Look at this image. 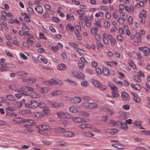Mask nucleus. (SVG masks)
Wrapping results in <instances>:
<instances>
[{
	"mask_svg": "<svg viewBox=\"0 0 150 150\" xmlns=\"http://www.w3.org/2000/svg\"><path fill=\"white\" fill-rule=\"evenodd\" d=\"M78 65L79 68L82 69H84L85 65L79 62Z\"/></svg>",
	"mask_w": 150,
	"mask_h": 150,
	"instance_id": "55",
	"label": "nucleus"
},
{
	"mask_svg": "<svg viewBox=\"0 0 150 150\" xmlns=\"http://www.w3.org/2000/svg\"><path fill=\"white\" fill-rule=\"evenodd\" d=\"M82 135L84 137H92L94 136V134L90 132H83L82 133Z\"/></svg>",
	"mask_w": 150,
	"mask_h": 150,
	"instance_id": "24",
	"label": "nucleus"
},
{
	"mask_svg": "<svg viewBox=\"0 0 150 150\" xmlns=\"http://www.w3.org/2000/svg\"><path fill=\"white\" fill-rule=\"evenodd\" d=\"M107 37L108 39L110 40L112 43V42H115V39L110 35H108L107 36Z\"/></svg>",
	"mask_w": 150,
	"mask_h": 150,
	"instance_id": "38",
	"label": "nucleus"
},
{
	"mask_svg": "<svg viewBox=\"0 0 150 150\" xmlns=\"http://www.w3.org/2000/svg\"><path fill=\"white\" fill-rule=\"evenodd\" d=\"M81 84L83 87H86L88 85V83L86 81H83L81 82Z\"/></svg>",
	"mask_w": 150,
	"mask_h": 150,
	"instance_id": "49",
	"label": "nucleus"
},
{
	"mask_svg": "<svg viewBox=\"0 0 150 150\" xmlns=\"http://www.w3.org/2000/svg\"><path fill=\"white\" fill-rule=\"evenodd\" d=\"M42 128L45 131H49L52 130L50 127L49 126L45 125H40Z\"/></svg>",
	"mask_w": 150,
	"mask_h": 150,
	"instance_id": "16",
	"label": "nucleus"
},
{
	"mask_svg": "<svg viewBox=\"0 0 150 150\" xmlns=\"http://www.w3.org/2000/svg\"><path fill=\"white\" fill-rule=\"evenodd\" d=\"M50 110L48 107H46L44 109V113L46 114H48L50 112Z\"/></svg>",
	"mask_w": 150,
	"mask_h": 150,
	"instance_id": "45",
	"label": "nucleus"
},
{
	"mask_svg": "<svg viewBox=\"0 0 150 150\" xmlns=\"http://www.w3.org/2000/svg\"><path fill=\"white\" fill-rule=\"evenodd\" d=\"M105 132L106 133H108V132H109L111 134H114L117 132H118V130L115 129H112L110 130L109 129H108L107 131L106 130H105Z\"/></svg>",
	"mask_w": 150,
	"mask_h": 150,
	"instance_id": "18",
	"label": "nucleus"
},
{
	"mask_svg": "<svg viewBox=\"0 0 150 150\" xmlns=\"http://www.w3.org/2000/svg\"><path fill=\"white\" fill-rule=\"evenodd\" d=\"M72 120L75 122L77 123H81V118L79 117H75L72 118Z\"/></svg>",
	"mask_w": 150,
	"mask_h": 150,
	"instance_id": "28",
	"label": "nucleus"
},
{
	"mask_svg": "<svg viewBox=\"0 0 150 150\" xmlns=\"http://www.w3.org/2000/svg\"><path fill=\"white\" fill-rule=\"evenodd\" d=\"M120 124L121 125V127L124 130H127L128 129V127L124 123L120 122Z\"/></svg>",
	"mask_w": 150,
	"mask_h": 150,
	"instance_id": "31",
	"label": "nucleus"
},
{
	"mask_svg": "<svg viewBox=\"0 0 150 150\" xmlns=\"http://www.w3.org/2000/svg\"><path fill=\"white\" fill-rule=\"evenodd\" d=\"M77 76L76 77L80 79H83L85 78L84 75L80 71H78Z\"/></svg>",
	"mask_w": 150,
	"mask_h": 150,
	"instance_id": "23",
	"label": "nucleus"
},
{
	"mask_svg": "<svg viewBox=\"0 0 150 150\" xmlns=\"http://www.w3.org/2000/svg\"><path fill=\"white\" fill-rule=\"evenodd\" d=\"M49 91V88L47 87H43L41 88L40 92L41 93H47Z\"/></svg>",
	"mask_w": 150,
	"mask_h": 150,
	"instance_id": "27",
	"label": "nucleus"
},
{
	"mask_svg": "<svg viewBox=\"0 0 150 150\" xmlns=\"http://www.w3.org/2000/svg\"><path fill=\"white\" fill-rule=\"evenodd\" d=\"M24 14L25 15V16L24 17V19L25 21L26 22L30 23L31 21V20L30 19V17L28 16L25 13H24Z\"/></svg>",
	"mask_w": 150,
	"mask_h": 150,
	"instance_id": "37",
	"label": "nucleus"
},
{
	"mask_svg": "<svg viewBox=\"0 0 150 150\" xmlns=\"http://www.w3.org/2000/svg\"><path fill=\"white\" fill-rule=\"evenodd\" d=\"M121 97L122 99L125 101H127L129 100V96L125 92H123L122 93Z\"/></svg>",
	"mask_w": 150,
	"mask_h": 150,
	"instance_id": "7",
	"label": "nucleus"
},
{
	"mask_svg": "<svg viewBox=\"0 0 150 150\" xmlns=\"http://www.w3.org/2000/svg\"><path fill=\"white\" fill-rule=\"evenodd\" d=\"M112 94L114 97L117 98L119 96V95L116 93L115 91L112 93Z\"/></svg>",
	"mask_w": 150,
	"mask_h": 150,
	"instance_id": "61",
	"label": "nucleus"
},
{
	"mask_svg": "<svg viewBox=\"0 0 150 150\" xmlns=\"http://www.w3.org/2000/svg\"><path fill=\"white\" fill-rule=\"evenodd\" d=\"M81 115L84 116H86L87 117H88L90 115V114L86 112L80 111V112Z\"/></svg>",
	"mask_w": 150,
	"mask_h": 150,
	"instance_id": "53",
	"label": "nucleus"
},
{
	"mask_svg": "<svg viewBox=\"0 0 150 150\" xmlns=\"http://www.w3.org/2000/svg\"><path fill=\"white\" fill-rule=\"evenodd\" d=\"M37 59L41 62H43L45 64H46L47 63V59L44 58L43 57H37Z\"/></svg>",
	"mask_w": 150,
	"mask_h": 150,
	"instance_id": "21",
	"label": "nucleus"
},
{
	"mask_svg": "<svg viewBox=\"0 0 150 150\" xmlns=\"http://www.w3.org/2000/svg\"><path fill=\"white\" fill-rule=\"evenodd\" d=\"M124 19L121 17H120L118 19L117 21L120 23H123L124 22Z\"/></svg>",
	"mask_w": 150,
	"mask_h": 150,
	"instance_id": "56",
	"label": "nucleus"
},
{
	"mask_svg": "<svg viewBox=\"0 0 150 150\" xmlns=\"http://www.w3.org/2000/svg\"><path fill=\"white\" fill-rule=\"evenodd\" d=\"M6 115L11 116H13L15 117L17 115V114L15 113L13 111H10L9 110H6Z\"/></svg>",
	"mask_w": 150,
	"mask_h": 150,
	"instance_id": "22",
	"label": "nucleus"
},
{
	"mask_svg": "<svg viewBox=\"0 0 150 150\" xmlns=\"http://www.w3.org/2000/svg\"><path fill=\"white\" fill-rule=\"evenodd\" d=\"M128 63L129 65L131 67H133L134 69H136L137 67L136 65L134 63H133L131 61H129L128 62Z\"/></svg>",
	"mask_w": 150,
	"mask_h": 150,
	"instance_id": "40",
	"label": "nucleus"
},
{
	"mask_svg": "<svg viewBox=\"0 0 150 150\" xmlns=\"http://www.w3.org/2000/svg\"><path fill=\"white\" fill-rule=\"evenodd\" d=\"M22 82H30L32 84L35 83L37 81V80L34 78H30L28 79L26 78H22Z\"/></svg>",
	"mask_w": 150,
	"mask_h": 150,
	"instance_id": "5",
	"label": "nucleus"
},
{
	"mask_svg": "<svg viewBox=\"0 0 150 150\" xmlns=\"http://www.w3.org/2000/svg\"><path fill=\"white\" fill-rule=\"evenodd\" d=\"M57 68L60 71H64L67 69V67L65 64L62 63L58 64L57 66Z\"/></svg>",
	"mask_w": 150,
	"mask_h": 150,
	"instance_id": "8",
	"label": "nucleus"
},
{
	"mask_svg": "<svg viewBox=\"0 0 150 150\" xmlns=\"http://www.w3.org/2000/svg\"><path fill=\"white\" fill-rule=\"evenodd\" d=\"M81 106L86 109H90V103H83L81 105Z\"/></svg>",
	"mask_w": 150,
	"mask_h": 150,
	"instance_id": "20",
	"label": "nucleus"
},
{
	"mask_svg": "<svg viewBox=\"0 0 150 150\" xmlns=\"http://www.w3.org/2000/svg\"><path fill=\"white\" fill-rule=\"evenodd\" d=\"M38 132L40 134H42L45 135H47V133L45 132V131L43 129L41 128L39 129L38 130Z\"/></svg>",
	"mask_w": 150,
	"mask_h": 150,
	"instance_id": "41",
	"label": "nucleus"
},
{
	"mask_svg": "<svg viewBox=\"0 0 150 150\" xmlns=\"http://www.w3.org/2000/svg\"><path fill=\"white\" fill-rule=\"evenodd\" d=\"M28 120L23 118H19V123H24L27 122Z\"/></svg>",
	"mask_w": 150,
	"mask_h": 150,
	"instance_id": "48",
	"label": "nucleus"
},
{
	"mask_svg": "<svg viewBox=\"0 0 150 150\" xmlns=\"http://www.w3.org/2000/svg\"><path fill=\"white\" fill-rule=\"evenodd\" d=\"M93 83L95 86L96 87H98L100 83L99 81L96 80H95L93 81Z\"/></svg>",
	"mask_w": 150,
	"mask_h": 150,
	"instance_id": "50",
	"label": "nucleus"
},
{
	"mask_svg": "<svg viewBox=\"0 0 150 150\" xmlns=\"http://www.w3.org/2000/svg\"><path fill=\"white\" fill-rule=\"evenodd\" d=\"M35 8L37 12L40 13H42L43 9L42 7L40 5H36Z\"/></svg>",
	"mask_w": 150,
	"mask_h": 150,
	"instance_id": "11",
	"label": "nucleus"
},
{
	"mask_svg": "<svg viewBox=\"0 0 150 150\" xmlns=\"http://www.w3.org/2000/svg\"><path fill=\"white\" fill-rule=\"evenodd\" d=\"M43 142L44 144L45 145H48L51 144L50 142H47L46 140H43Z\"/></svg>",
	"mask_w": 150,
	"mask_h": 150,
	"instance_id": "63",
	"label": "nucleus"
},
{
	"mask_svg": "<svg viewBox=\"0 0 150 150\" xmlns=\"http://www.w3.org/2000/svg\"><path fill=\"white\" fill-rule=\"evenodd\" d=\"M41 113L40 112H35L33 113V116L36 118L41 117Z\"/></svg>",
	"mask_w": 150,
	"mask_h": 150,
	"instance_id": "47",
	"label": "nucleus"
},
{
	"mask_svg": "<svg viewBox=\"0 0 150 150\" xmlns=\"http://www.w3.org/2000/svg\"><path fill=\"white\" fill-rule=\"evenodd\" d=\"M75 28L77 30V32H79L81 31V28L80 26L78 25H76L75 26Z\"/></svg>",
	"mask_w": 150,
	"mask_h": 150,
	"instance_id": "60",
	"label": "nucleus"
},
{
	"mask_svg": "<svg viewBox=\"0 0 150 150\" xmlns=\"http://www.w3.org/2000/svg\"><path fill=\"white\" fill-rule=\"evenodd\" d=\"M28 75L27 73L23 71H19V78L22 81V78H26V76Z\"/></svg>",
	"mask_w": 150,
	"mask_h": 150,
	"instance_id": "10",
	"label": "nucleus"
},
{
	"mask_svg": "<svg viewBox=\"0 0 150 150\" xmlns=\"http://www.w3.org/2000/svg\"><path fill=\"white\" fill-rule=\"evenodd\" d=\"M98 88L102 90H105L106 89V87L104 86L101 85L100 83L98 86Z\"/></svg>",
	"mask_w": 150,
	"mask_h": 150,
	"instance_id": "57",
	"label": "nucleus"
},
{
	"mask_svg": "<svg viewBox=\"0 0 150 150\" xmlns=\"http://www.w3.org/2000/svg\"><path fill=\"white\" fill-rule=\"evenodd\" d=\"M20 92L25 96H27L26 93L27 92L29 91H33V89L31 87L29 86H23L21 88Z\"/></svg>",
	"mask_w": 150,
	"mask_h": 150,
	"instance_id": "3",
	"label": "nucleus"
},
{
	"mask_svg": "<svg viewBox=\"0 0 150 150\" xmlns=\"http://www.w3.org/2000/svg\"><path fill=\"white\" fill-rule=\"evenodd\" d=\"M73 102L75 103H79L81 100V98L80 97H75L73 98Z\"/></svg>",
	"mask_w": 150,
	"mask_h": 150,
	"instance_id": "33",
	"label": "nucleus"
},
{
	"mask_svg": "<svg viewBox=\"0 0 150 150\" xmlns=\"http://www.w3.org/2000/svg\"><path fill=\"white\" fill-rule=\"evenodd\" d=\"M6 98L9 100L13 101L15 100L14 99V96L11 95H7L6 96Z\"/></svg>",
	"mask_w": 150,
	"mask_h": 150,
	"instance_id": "34",
	"label": "nucleus"
},
{
	"mask_svg": "<svg viewBox=\"0 0 150 150\" xmlns=\"http://www.w3.org/2000/svg\"><path fill=\"white\" fill-rule=\"evenodd\" d=\"M95 25L98 26L100 28H101V22L100 19H98L96 21V23H95Z\"/></svg>",
	"mask_w": 150,
	"mask_h": 150,
	"instance_id": "35",
	"label": "nucleus"
},
{
	"mask_svg": "<svg viewBox=\"0 0 150 150\" xmlns=\"http://www.w3.org/2000/svg\"><path fill=\"white\" fill-rule=\"evenodd\" d=\"M9 88L12 90H15L17 91V92H18V89H16V86L14 84H11L9 86Z\"/></svg>",
	"mask_w": 150,
	"mask_h": 150,
	"instance_id": "39",
	"label": "nucleus"
},
{
	"mask_svg": "<svg viewBox=\"0 0 150 150\" xmlns=\"http://www.w3.org/2000/svg\"><path fill=\"white\" fill-rule=\"evenodd\" d=\"M134 100L136 102L138 103H140L141 102V99L138 97L137 96H134Z\"/></svg>",
	"mask_w": 150,
	"mask_h": 150,
	"instance_id": "43",
	"label": "nucleus"
},
{
	"mask_svg": "<svg viewBox=\"0 0 150 150\" xmlns=\"http://www.w3.org/2000/svg\"><path fill=\"white\" fill-rule=\"evenodd\" d=\"M64 135L67 137H71L74 136V134L72 132H66L64 133Z\"/></svg>",
	"mask_w": 150,
	"mask_h": 150,
	"instance_id": "17",
	"label": "nucleus"
},
{
	"mask_svg": "<svg viewBox=\"0 0 150 150\" xmlns=\"http://www.w3.org/2000/svg\"><path fill=\"white\" fill-rule=\"evenodd\" d=\"M74 26H72L70 24H69L67 25V30L68 29V30H74Z\"/></svg>",
	"mask_w": 150,
	"mask_h": 150,
	"instance_id": "44",
	"label": "nucleus"
},
{
	"mask_svg": "<svg viewBox=\"0 0 150 150\" xmlns=\"http://www.w3.org/2000/svg\"><path fill=\"white\" fill-rule=\"evenodd\" d=\"M98 30V28L97 27H95L91 29V33L95 35L96 34Z\"/></svg>",
	"mask_w": 150,
	"mask_h": 150,
	"instance_id": "36",
	"label": "nucleus"
},
{
	"mask_svg": "<svg viewBox=\"0 0 150 150\" xmlns=\"http://www.w3.org/2000/svg\"><path fill=\"white\" fill-rule=\"evenodd\" d=\"M51 49L52 51L55 52L57 51L59 49V47L57 46H52Z\"/></svg>",
	"mask_w": 150,
	"mask_h": 150,
	"instance_id": "54",
	"label": "nucleus"
},
{
	"mask_svg": "<svg viewBox=\"0 0 150 150\" xmlns=\"http://www.w3.org/2000/svg\"><path fill=\"white\" fill-rule=\"evenodd\" d=\"M8 23H18L19 21L18 20H14L13 19H12L8 21Z\"/></svg>",
	"mask_w": 150,
	"mask_h": 150,
	"instance_id": "51",
	"label": "nucleus"
},
{
	"mask_svg": "<svg viewBox=\"0 0 150 150\" xmlns=\"http://www.w3.org/2000/svg\"><path fill=\"white\" fill-rule=\"evenodd\" d=\"M29 96L30 97L34 98H38L40 96V94L36 92H33L31 93Z\"/></svg>",
	"mask_w": 150,
	"mask_h": 150,
	"instance_id": "12",
	"label": "nucleus"
},
{
	"mask_svg": "<svg viewBox=\"0 0 150 150\" xmlns=\"http://www.w3.org/2000/svg\"><path fill=\"white\" fill-rule=\"evenodd\" d=\"M29 123V124L30 125L31 127L35 125L36 122L34 120H28L27 122Z\"/></svg>",
	"mask_w": 150,
	"mask_h": 150,
	"instance_id": "32",
	"label": "nucleus"
},
{
	"mask_svg": "<svg viewBox=\"0 0 150 150\" xmlns=\"http://www.w3.org/2000/svg\"><path fill=\"white\" fill-rule=\"evenodd\" d=\"M55 130L56 133H60L64 132L65 131V129L61 127H57L55 128Z\"/></svg>",
	"mask_w": 150,
	"mask_h": 150,
	"instance_id": "15",
	"label": "nucleus"
},
{
	"mask_svg": "<svg viewBox=\"0 0 150 150\" xmlns=\"http://www.w3.org/2000/svg\"><path fill=\"white\" fill-rule=\"evenodd\" d=\"M139 49L140 50L143 52L145 56H146L147 54L150 52V49L147 47H140L139 48Z\"/></svg>",
	"mask_w": 150,
	"mask_h": 150,
	"instance_id": "6",
	"label": "nucleus"
},
{
	"mask_svg": "<svg viewBox=\"0 0 150 150\" xmlns=\"http://www.w3.org/2000/svg\"><path fill=\"white\" fill-rule=\"evenodd\" d=\"M25 107L29 108H35L38 105V103L33 100L29 101L28 103H25Z\"/></svg>",
	"mask_w": 150,
	"mask_h": 150,
	"instance_id": "2",
	"label": "nucleus"
},
{
	"mask_svg": "<svg viewBox=\"0 0 150 150\" xmlns=\"http://www.w3.org/2000/svg\"><path fill=\"white\" fill-rule=\"evenodd\" d=\"M112 146L119 149H123L125 147L123 145L120 144H112Z\"/></svg>",
	"mask_w": 150,
	"mask_h": 150,
	"instance_id": "14",
	"label": "nucleus"
},
{
	"mask_svg": "<svg viewBox=\"0 0 150 150\" xmlns=\"http://www.w3.org/2000/svg\"><path fill=\"white\" fill-rule=\"evenodd\" d=\"M38 106L40 108H43L45 105V103L43 102H40L38 103Z\"/></svg>",
	"mask_w": 150,
	"mask_h": 150,
	"instance_id": "46",
	"label": "nucleus"
},
{
	"mask_svg": "<svg viewBox=\"0 0 150 150\" xmlns=\"http://www.w3.org/2000/svg\"><path fill=\"white\" fill-rule=\"evenodd\" d=\"M142 122L140 120L137 121L136 120L134 122V125H135L136 126H140L141 125Z\"/></svg>",
	"mask_w": 150,
	"mask_h": 150,
	"instance_id": "42",
	"label": "nucleus"
},
{
	"mask_svg": "<svg viewBox=\"0 0 150 150\" xmlns=\"http://www.w3.org/2000/svg\"><path fill=\"white\" fill-rule=\"evenodd\" d=\"M103 72L105 75L108 76L109 75V71L108 69L106 67H104L102 68Z\"/></svg>",
	"mask_w": 150,
	"mask_h": 150,
	"instance_id": "19",
	"label": "nucleus"
},
{
	"mask_svg": "<svg viewBox=\"0 0 150 150\" xmlns=\"http://www.w3.org/2000/svg\"><path fill=\"white\" fill-rule=\"evenodd\" d=\"M69 110L70 112L75 113H79L81 111V109L77 106H72L69 108Z\"/></svg>",
	"mask_w": 150,
	"mask_h": 150,
	"instance_id": "4",
	"label": "nucleus"
},
{
	"mask_svg": "<svg viewBox=\"0 0 150 150\" xmlns=\"http://www.w3.org/2000/svg\"><path fill=\"white\" fill-rule=\"evenodd\" d=\"M98 104L95 103H90V109L96 108L98 107Z\"/></svg>",
	"mask_w": 150,
	"mask_h": 150,
	"instance_id": "29",
	"label": "nucleus"
},
{
	"mask_svg": "<svg viewBox=\"0 0 150 150\" xmlns=\"http://www.w3.org/2000/svg\"><path fill=\"white\" fill-rule=\"evenodd\" d=\"M133 79L138 82H140L141 81L139 75H135L133 76Z\"/></svg>",
	"mask_w": 150,
	"mask_h": 150,
	"instance_id": "26",
	"label": "nucleus"
},
{
	"mask_svg": "<svg viewBox=\"0 0 150 150\" xmlns=\"http://www.w3.org/2000/svg\"><path fill=\"white\" fill-rule=\"evenodd\" d=\"M131 86L132 88H134L137 90H140L141 89V86L138 84H134L133 83H131Z\"/></svg>",
	"mask_w": 150,
	"mask_h": 150,
	"instance_id": "25",
	"label": "nucleus"
},
{
	"mask_svg": "<svg viewBox=\"0 0 150 150\" xmlns=\"http://www.w3.org/2000/svg\"><path fill=\"white\" fill-rule=\"evenodd\" d=\"M141 14L143 16L144 18H146L147 17L146 14V12L144 10H142L141 11Z\"/></svg>",
	"mask_w": 150,
	"mask_h": 150,
	"instance_id": "62",
	"label": "nucleus"
},
{
	"mask_svg": "<svg viewBox=\"0 0 150 150\" xmlns=\"http://www.w3.org/2000/svg\"><path fill=\"white\" fill-rule=\"evenodd\" d=\"M58 117L59 118H65L66 117V115L63 112H59L57 113Z\"/></svg>",
	"mask_w": 150,
	"mask_h": 150,
	"instance_id": "30",
	"label": "nucleus"
},
{
	"mask_svg": "<svg viewBox=\"0 0 150 150\" xmlns=\"http://www.w3.org/2000/svg\"><path fill=\"white\" fill-rule=\"evenodd\" d=\"M63 93V92L61 90H56L51 93V94L52 95L57 96V95H61Z\"/></svg>",
	"mask_w": 150,
	"mask_h": 150,
	"instance_id": "13",
	"label": "nucleus"
},
{
	"mask_svg": "<svg viewBox=\"0 0 150 150\" xmlns=\"http://www.w3.org/2000/svg\"><path fill=\"white\" fill-rule=\"evenodd\" d=\"M45 83L49 86H52L54 84L59 85H62L63 84L61 80H55L54 79H52L50 81H46Z\"/></svg>",
	"mask_w": 150,
	"mask_h": 150,
	"instance_id": "1",
	"label": "nucleus"
},
{
	"mask_svg": "<svg viewBox=\"0 0 150 150\" xmlns=\"http://www.w3.org/2000/svg\"><path fill=\"white\" fill-rule=\"evenodd\" d=\"M116 124V122L113 120H111L110 122V125L111 126H114Z\"/></svg>",
	"mask_w": 150,
	"mask_h": 150,
	"instance_id": "64",
	"label": "nucleus"
},
{
	"mask_svg": "<svg viewBox=\"0 0 150 150\" xmlns=\"http://www.w3.org/2000/svg\"><path fill=\"white\" fill-rule=\"evenodd\" d=\"M75 33L77 37V39L80 40H81V37L80 36V34L79 33V32H77V33L75 32Z\"/></svg>",
	"mask_w": 150,
	"mask_h": 150,
	"instance_id": "59",
	"label": "nucleus"
},
{
	"mask_svg": "<svg viewBox=\"0 0 150 150\" xmlns=\"http://www.w3.org/2000/svg\"><path fill=\"white\" fill-rule=\"evenodd\" d=\"M63 105V104L62 103H59L54 102L52 103V106L56 108H58L60 107H62Z\"/></svg>",
	"mask_w": 150,
	"mask_h": 150,
	"instance_id": "9",
	"label": "nucleus"
},
{
	"mask_svg": "<svg viewBox=\"0 0 150 150\" xmlns=\"http://www.w3.org/2000/svg\"><path fill=\"white\" fill-rule=\"evenodd\" d=\"M108 120V117L107 116H103L102 118V121L105 122H106Z\"/></svg>",
	"mask_w": 150,
	"mask_h": 150,
	"instance_id": "58",
	"label": "nucleus"
},
{
	"mask_svg": "<svg viewBox=\"0 0 150 150\" xmlns=\"http://www.w3.org/2000/svg\"><path fill=\"white\" fill-rule=\"evenodd\" d=\"M28 12L30 14H34V11L33 9L30 7H28Z\"/></svg>",
	"mask_w": 150,
	"mask_h": 150,
	"instance_id": "52",
	"label": "nucleus"
}]
</instances>
